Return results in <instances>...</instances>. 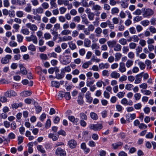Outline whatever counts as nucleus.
<instances>
[{
	"mask_svg": "<svg viewBox=\"0 0 156 156\" xmlns=\"http://www.w3.org/2000/svg\"><path fill=\"white\" fill-rule=\"evenodd\" d=\"M59 60L60 62L63 65L69 64L71 61V57L69 55H60Z\"/></svg>",
	"mask_w": 156,
	"mask_h": 156,
	"instance_id": "nucleus-1",
	"label": "nucleus"
},
{
	"mask_svg": "<svg viewBox=\"0 0 156 156\" xmlns=\"http://www.w3.org/2000/svg\"><path fill=\"white\" fill-rule=\"evenodd\" d=\"M142 15L144 18H149L154 13V11L149 8H143Z\"/></svg>",
	"mask_w": 156,
	"mask_h": 156,
	"instance_id": "nucleus-2",
	"label": "nucleus"
},
{
	"mask_svg": "<svg viewBox=\"0 0 156 156\" xmlns=\"http://www.w3.org/2000/svg\"><path fill=\"white\" fill-rule=\"evenodd\" d=\"M102 125L100 123L91 124L89 126L90 129L93 130L95 131L100 130L102 128Z\"/></svg>",
	"mask_w": 156,
	"mask_h": 156,
	"instance_id": "nucleus-3",
	"label": "nucleus"
},
{
	"mask_svg": "<svg viewBox=\"0 0 156 156\" xmlns=\"http://www.w3.org/2000/svg\"><path fill=\"white\" fill-rule=\"evenodd\" d=\"M26 27L30 29V30L32 31L31 33V34H33L34 32L37 30V27L35 24H31L30 23H27L26 25Z\"/></svg>",
	"mask_w": 156,
	"mask_h": 156,
	"instance_id": "nucleus-4",
	"label": "nucleus"
},
{
	"mask_svg": "<svg viewBox=\"0 0 156 156\" xmlns=\"http://www.w3.org/2000/svg\"><path fill=\"white\" fill-rule=\"evenodd\" d=\"M55 154L57 155L66 156V153L60 148H58L56 150Z\"/></svg>",
	"mask_w": 156,
	"mask_h": 156,
	"instance_id": "nucleus-5",
	"label": "nucleus"
},
{
	"mask_svg": "<svg viewBox=\"0 0 156 156\" xmlns=\"http://www.w3.org/2000/svg\"><path fill=\"white\" fill-rule=\"evenodd\" d=\"M121 103L122 105H124L131 106L133 105V102L132 100H129L128 101V100L125 98H124L122 99L121 101Z\"/></svg>",
	"mask_w": 156,
	"mask_h": 156,
	"instance_id": "nucleus-6",
	"label": "nucleus"
},
{
	"mask_svg": "<svg viewBox=\"0 0 156 156\" xmlns=\"http://www.w3.org/2000/svg\"><path fill=\"white\" fill-rule=\"evenodd\" d=\"M68 144L70 148H76L77 146L76 142L73 139H71L68 142Z\"/></svg>",
	"mask_w": 156,
	"mask_h": 156,
	"instance_id": "nucleus-7",
	"label": "nucleus"
},
{
	"mask_svg": "<svg viewBox=\"0 0 156 156\" xmlns=\"http://www.w3.org/2000/svg\"><path fill=\"white\" fill-rule=\"evenodd\" d=\"M12 58V56L9 55H6L5 57L2 58L1 62L3 64H6L9 62V60Z\"/></svg>",
	"mask_w": 156,
	"mask_h": 156,
	"instance_id": "nucleus-8",
	"label": "nucleus"
},
{
	"mask_svg": "<svg viewBox=\"0 0 156 156\" xmlns=\"http://www.w3.org/2000/svg\"><path fill=\"white\" fill-rule=\"evenodd\" d=\"M91 93L89 91H87L85 94V97L87 100V102L89 103H91L93 100V98L91 96Z\"/></svg>",
	"mask_w": 156,
	"mask_h": 156,
	"instance_id": "nucleus-9",
	"label": "nucleus"
},
{
	"mask_svg": "<svg viewBox=\"0 0 156 156\" xmlns=\"http://www.w3.org/2000/svg\"><path fill=\"white\" fill-rule=\"evenodd\" d=\"M143 73V72L136 76V79L134 82L135 84H138L141 82Z\"/></svg>",
	"mask_w": 156,
	"mask_h": 156,
	"instance_id": "nucleus-10",
	"label": "nucleus"
},
{
	"mask_svg": "<svg viewBox=\"0 0 156 156\" xmlns=\"http://www.w3.org/2000/svg\"><path fill=\"white\" fill-rule=\"evenodd\" d=\"M69 119L76 125H77L79 119L77 118H75L73 116L70 115L68 116Z\"/></svg>",
	"mask_w": 156,
	"mask_h": 156,
	"instance_id": "nucleus-11",
	"label": "nucleus"
},
{
	"mask_svg": "<svg viewBox=\"0 0 156 156\" xmlns=\"http://www.w3.org/2000/svg\"><path fill=\"white\" fill-rule=\"evenodd\" d=\"M116 43L117 41L115 40L109 41L107 42L108 47L111 48H114Z\"/></svg>",
	"mask_w": 156,
	"mask_h": 156,
	"instance_id": "nucleus-12",
	"label": "nucleus"
},
{
	"mask_svg": "<svg viewBox=\"0 0 156 156\" xmlns=\"http://www.w3.org/2000/svg\"><path fill=\"white\" fill-rule=\"evenodd\" d=\"M65 75L63 70L61 69L60 73L59 72L56 74L55 78L58 79H61Z\"/></svg>",
	"mask_w": 156,
	"mask_h": 156,
	"instance_id": "nucleus-13",
	"label": "nucleus"
},
{
	"mask_svg": "<svg viewBox=\"0 0 156 156\" xmlns=\"http://www.w3.org/2000/svg\"><path fill=\"white\" fill-rule=\"evenodd\" d=\"M109 65L108 63H101L99 64V68L100 69H108L109 67Z\"/></svg>",
	"mask_w": 156,
	"mask_h": 156,
	"instance_id": "nucleus-14",
	"label": "nucleus"
},
{
	"mask_svg": "<svg viewBox=\"0 0 156 156\" xmlns=\"http://www.w3.org/2000/svg\"><path fill=\"white\" fill-rule=\"evenodd\" d=\"M122 144L123 143L122 142H119L112 144V146L114 149L115 150L117 149L120 146H122Z\"/></svg>",
	"mask_w": 156,
	"mask_h": 156,
	"instance_id": "nucleus-15",
	"label": "nucleus"
},
{
	"mask_svg": "<svg viewBox=\"0 0 156 156\" xmlns=\"http://www.w3.org/2000/svg\"><path fill=\"white\" fill-rule=\"evenodd\" d=\"M119 70L121 73H123L126 71V69L124 63L123 62L120 63Z\"/></svg>",
	"mask_w": 156,
	"mask_h": 156,
	"instance_id": "nucleus-16",
	"label": "nucleus"
},
{
	"mask_svg": "<svg viewBox=\"0 0 156 156\" xmlns=\"http://www.w3.org/2000/svg\"><path fill=\"white\" fill-rule=\"evenodd\" d=\"M120 76L119 73H117L116 71L112 72L110 74V76L113 78L117 79Z\"/></svg>",
	"mask_w": 156,
	"mask_h": 156,
	"instance_id": "nucleus-17",
	"label": "nucleus"
},
{
	"mask_svg": "<svg viewBox=\"0 0 156 156\" xmlns=\"http://www.w3.org/2000/svg\"><path fill=\"white\" fill-rule=\"evenodd\" d=\"M77 101L78 104L80 105H83V104L84 101L83 97L81 94H80L78 96Z\"/></svg>",
	"mask_w": 156,
	"mask_h": 156,
	"instance_id": "nucleus-18",
	"label": "nucleus"
},
{
	"mask_svg": "<svg viewBox=\"0 0 156 156\" xmlns=\"http://www.w3.org/2000/svg\"><path fill=\"white\" fill-rule=\"evenodd\" d=\"M34 101V105H36V104H37L36 102L34 101V100L30 98H27L25 99L24 101L25 103L27 104H30L32 102Z\"/></svg>",
	"mask_w": 156,
	"mask_h": 156,
	"instance_id": "nucleus-19",
	"label": "nucleus"
},
{
	"mask_svg": "<svg viewBox=\"0 0 156 156\" xmlns=\"http://www.w3.org/2000/svg\"><path fill=\"white\" fill-rule=\"evenodd\" d=\"M56 1V0H51L50 2L51 9L56 8L57 7V5L55 2Z\"/></svg>",
	"mask_w": 156,
	"mask_h": 156,
	"instance_id": "nucleus-20",
	"label": "nucleus"
},
{
	"mask_svg": "<svg viewBox=\"0 0 156 156\" xmlns=\"http://www.w3.org/2000/svg\"><path fill=\"white\" fill-rule=\"evenodd\" d=\"M23 106V104L22 103L20 102L18 104L14 103L12 105V108L14 109H16L19 107H21Z\"/></svg>",
	"mask_w": 156,
	"mask_h": 156,
	"instance_id": "nucleus-21",
	"label": "nucleus"
},
{
	"mask_svg": "<svg viewBox=\"0 0 156 156\" xmlns=\"http://www.w3.org/2000/svg\"><path fill=\"white\" fill-rule=\"evenodd\" d=\"M20 73L23 75H25L27 74V72L26 68L22 65L20 66Z\"/></svg>",
	"mask_w": 156,
	"mask_h": 156,
	"instance_id": "nucleus-22",
	"label": "nucleus"
},
{
	"mask_svg": "<svg viewBox=\"0 0 156 156\" xmlns=\"http://www.w3.org/2000/svg\"><path fill=\"white\" fill-rule=\"evenodd\" d=\"M48 137L52 139L53 141H56L57 140L58 138V136H55L54 134L50 133L48 135Z\"/></svg>",
	"mask_w": 156,
	"mask_h": 156,
	"instance_id": "nucleus-23",
	"label": "nucleus"
},
{
	"mask_svg": "<svg viewBox=\"0 0 156 156\" xmlns=\"http://www.w3.org/2000/svg\"><path fill=\"white\" fill-rule=\"evenodd\" d=\"M20 32L23 34L26 35H29L30 33L29 30L26 28L21 29Z\"/></svg>",
	"mask_w": 156,
	"mask_h": 156,
	"instance_id": "nucleus-24",
	"label": "nucleus"
},
{
	"mask_svg": "<svg viewBox=\"0 0 156 156\" xmlns=\"http://www.w3.org/2000/svg\"><path fill=\"white\" fill-rule=\"evenodd\" d=\"M102 32V29L100 27H98L96 28L95 30V32L96 34V36L97 37H99L100 36Z\"/></svg>",
	"mask_w": 156,
	"mask_h": 156,
	"instance_id": "nucleus-25",
	"label": "nucleus"
},
{
	"mask_svg": "<svg viewBox=\"0 0 156 156\" xmlns=\"http://www.w3.org/2000/svg\"><path fill=\"white\" fill-rule=\"evenodd\" d=\"M122 48L121 46L119 44H116L114 48V50L115 51H118L121 50Z\"/></svg>",
	"mask_w": 156,
	"mask_h": 156,
	"instance_id": "nucleus-26",
	"label": "nucleus"
},
{
	"mask_svg": "<svg viewBox=\"0 0 156 156\" xmlns=\"http://www.w3.org/2000/svg\"><path fill=\"white\" fill-rule=\"evenodd\" d=\"M91 118L94 120H96L98 119V117L97 115L94 112H91L90 113Z\"/></svg>",
	"mask_w": 156,
	"mask_h": 156,
	"instance_id": "nucleus-27",
	"label": "nucleus"
},
{
	"mask_svg": "<svg viewBox=\"0 0 156 156\" xmlns=\"http://www.w3.org/2000/svg\"><path fill=\"white\" fill-rule=\"evenodd\" d=\"M51 84L52 87H55L57 88L59 87L60 86V83L59 82L56 81H52Z\"/></svg>",
	"mask_w": 156,
	"mask_h": 156,
	"instance_id": "nucleus-28",
	"label": "nucleus"
},
{
	"mask_svg": "<svg viewBox=\"0 0 156 156\" xmlns=\"http://www.w3.org/2000/svg\"><path fill=\"white\" fill-rule=\"evenodd\" d=\"M37 149L38 151H40L42 153L44 154L45 152V150L42 145H37Z\"/></svg>",
	"mask_w": 156,
	"mask_h": 156,
	"instance_id": "nucleus-29",
	"label": "nucleus"
},
{
	"mask_svg": "<svg viewBox=\"0 0 156 156\" xmlns=\"http://www.w3.org/2000/svg\"><path fill=\"white\" fill-rule=\"evenodd\" d=\"M91 41L88 39H85L84 41V45L87 47H89L90 46Z\"/></svg>",
	"mask_w": 156,
	"mask_h": 156,
	"instance_id": "nucleus-30",
	"label": "nucleus"
},
{
	"mask_svg": "<svg viewBox=\"0 0 156 156\" xmlns=\"http://www.w3.org/2000/svg\"><path fill=\"white\" fill-rule=\"evenodd\" d=\"M115 61L117 62L120 59L122 56V55L121 53H115Z\"/></svg>",
	"mask_w": 156,
	"mask_h": 156,
	"instance_id": "nucleus-31",
	"label": "nucleus"
},
{
	"mask_svg": "<svg viewBox=\"0 0 156 156\" xmlns=\"http://www.w3.org/2000/svg\"><path fill=\"white\" fill-rule=\"evenodd\" d=\"M71 31L68 29H66L62 31L61 34L63 35H66L70 34Z\"/></svg>",
	"mask_w": 156,
	"mask_h": 156,
	"instance_id": "nucleus-32",
	"label": "nucleus"
},
{
	"mask_svg": "<svg viewBox=\"0 0 156 156\" xmlns=\"http://www.w3.org/2000/svg\"><path fill=\"white\" fill-rule=\"evenodd\" d=\"M140 24L144 27H146L149 25L150 22L147 20H144L140 22Z\"/></svg>",
	"mask_w": 156,
	"mask_h": 156,
	"instance_id": "nucleus-33",
	"label": "nucleus"
},
{
	"mask_svg": "<svg viewBox=\"0 0 156 156\" xmlns=\"http://www.w3.org/2000/svg\"><path fill=\"white\" fill-rule=\"evenodd\" d=\"M92 62L90 61H88L84 62L82 66V67L83 69H87L89 65L92 64Z\"/></svg>",
	"mask_w": 156,
	"mask_h": 156,
	"instance_id": "nucleus-34",
	"label": "nucleus"
},
{
	"mask_svg": "<svg viewBox=\"0 0 156 156\" xmlns=\"http://www.w3.org/2000/svg\"><path fill=\"white\" fill-rule=\"evenodd\" d=\"M31 37L32 41L33 42L34 44H37V43L38 41L37 37L33 34H32Z\"/></svg>",
	"mask_w": 156,
	"mask_h": 156,
	"instance_id": "nucleus-35",
	"label": "nucleus"
},
{
	"mask_svg": "<svg viewBox=\"0 0 156 156\" xmlns=\"http://www.w3.org/2000/svg\"><path fill=\"white\" fill-rule=\"evenodd\" d=\"M25 11L28 12H30L31 11V6L30 4H28L24 9Z\"/></svg>",
	"mask_w": 156,
	"mask_h": 156,
	"instance_id": "nucleus-36",
	"label": "nucleus"
},
{
	"mask_svg": "<svg viewBox=\"0 0 156 156\" xmlns=\"http://www.w3.org/2000/svg\"><path fill=\"white\" fill-rule=\"evenodd\" d=\"M119 42L122 45H125L127 44V39L124 38H121L119 40Z\"/></svg>",
	"mask_w": 156,
	"mask_h": 156,
	"instance_id": "nucleus-37",
	"label": "nucleus"
},
{
	"mask_svg": "<svg viewBox=\"0 0 156 156\" xmlns=\"http://www.w3.org/2000/svg\"><path fill=\"white\" fill-rule=\"evenodd\" d=\"M17 41L19 43H21L23 42V37L21 35L18 34L17 35Z\"/></svg>",
	"mask_w": 156,
	"mask_h": 156,
	"instance_id": "nucleus-38",
	"label": "nucleus"
},
{
	"mask_svg": "<svg viewBox=\"0 0 156 156\" xmlns=\"http://www.w3.org/2000/svg\"><path fill=\"white\" fill-rule=\"evenodd\" d=\"M119 12V10L117 7H114L111 9V13L112 14L118 13Z\"/></svg>",
	"mask_w": 156,
	"mask_h": 156,
	"instance_id": "nucleus-39",
	"label": "nucleus"
},
{
	"mask_svg": "<svg viewBox=\"0 0 156 156\" xmlns=\"http://www.w3.org/2000/svg\"><path fill=\"white\" fill-rule=\"evenodd\" d=\"M28 50L32 51H35L36 49L35 46L33 44H31L28 47Z\"/></svg>",
	"mask_w": 156,
	"mask_h": 156,
	"instance_id": "nucleus-40",
	"label": "nucleus"
},
{
	"mask_svg": "<svg viewBox=\"0 0 156 156\" xmlns=\"http://www.w3.org/2000/svg\"><path fill=\"white\" fill-rule=\"evenodd\" d=\"M136 50V55L137 56H138L139 55V53L142 51V48L141 46H138Z\"/></svg>",
	"mask_w": 156,
	"mask_h": 156,
	"instance_id": "nucleus-41",
	"label": "nucleus"
},
{
	"mask_svg": "<svg viewBox=\"0 0 156 156\" xmlns=\"http://www.w3.org/2000/svg\"><path fill=\"white\" fill-rule=\"evenodd\" d=\"M133 63V61L130 60L127 61L126 63V66L127 68H129L132 66Z\"/></svg>",
	"mask_w": 156,
	"mask_h": 156,
	"instance_id": "nucleus-42",
	"label": "nucleus"
},
{
	"mask_svg": "<svg viewBox=\"0 0 156 156\" xmlns=\"http://www.w3.org/2000/svg\"><path fill=\"white\" fill-rule=\"evenodd\" d=\"M80 118L82 119L81 120H87V115L83 112H82L80 113Z\"/></svg>",
	"mask_w": 156,
	"mask_h": 156,
	"instance_id": "nucleus-43",
	"label": "nucleus"
},
{
	"mask_svg": "<svg viewBox=\"0 0 156 156\" xmlns=\"http://www.w3.org/2000/svg\"><path fill=\"white\" fill-rule=\"evenodd\" d=\"M115 108L118 112H122L123 108L120 105H116L115 106Z\"/></svg>",
	"mask_w": 156,
	"mask_h": 156,
	"instance_id": "nucleus-44",
	"label": "nucleus"
},
{
	"mask_svg": "<svg viewBox=\"0 0 156 156\" xmlns=\"http://www.w3.org/2000/svg\"><path fill=\"white\" fill-rule=\"evenodd\" d=\"M24 15L23 12L21 11H18L16 12V16L19 17H22Z\"/></svg>",
	"mask_w": 156,
	"mask_h": 156,
	"instance_id": "nucleus-45",
	"label": "nucleus"
},
{
	"mask_svg": "<svg viewBox=\"0 0 156 156\" xmlns=\"http://www.w3.org/2000/svg\"><path fill=\"white\" fill-rule=\"evenodd\" d=\"M17 3L19 5H23L26 4L25 0H17Z\"/></svg>",
	"mask_w": 156,
	"mask_h": 156,
	"instance_id": "nucleus-46",
	"label": "nucleus"
},
{
	"mask_svg": "<svg viewBox=\"0 0 156 156\" xmlns=\"http://www.w3.org/2000/svg\"><path fill=\"white\" fill-rule=\"evenodd\" d=\"M62 70H63L64 74H65V72H69L71 71V68L69 66H67L65 67L64 68H62L61 69Z\"/></svg>",
	"mask_w": 156,
	"mask_h": 156,
	"instance_id": "nucleus-47",
	"label": "nucleus"
},
{
	"mask_svg": "<svg viewBox=\"0 0 156 156\" xmlns=\"http://www.w3.org/2000/svg\"><path fill=\"white\" fill-rule=\"evenodd\" d=\"M133 85L131 84H128L126 85L125 89L128 90H131L133 88Z\"/></svg>",
	"mask_w": 156,
	"mask_h": 156,
	"instance_id": "nucleus-48",
	"label": "nucleus"
},
{
	"mask_svg": "<svg viewBox=\"0 0 156 156\" xmlns=\"http://www.w3.org/2000/svg\"><path fill=\"white\" fill-rule=\"evenodd\" d=\"M151 61L148 60H147L145 61V64L147 65V68L150 69L151 68Z\"/></svg>",
	"mask_w": 156,
	"mask_h": 156,
	"instance_id": "nucleus-49",
	"label": "nucleus"
},
{
	"mask_svg": "<svg viewBox=\"0 0 156 156\" xmlns=\"http://www.w3.org/2000/svg\"><path fill=\"white\" fill-rule=\"evenodd\" d=\"M22 93L24 96L25 97L30 96L32 94V92L30 91H26L23 92Z\"/></svg>",
	"mask_w": 156,
	"mask_h": 156,
	"instance_id": "nucleus-50",
	"label": "nucleus"
},
{
	"mask_svg": "<svg viewBox=\"0 0 156 156\" xmlns=\"http://www.w3.org/2000/svg\"><path fill=\"white\" fill-rule=\"evenodd\" d=\"M108 20H107L106 22H102L100 24V27L102 28H105L108 25Z\"/></svg>",
	"mask_w": 156,
	"mask_h": 156,
	"instance_id": "nucleus-51",
	"label": "nucleus"
},
{
	"mask_svg": "<svg viewBox=\"0 0 156 156\" xmlns=\"http://www.w3.org/2000/svg\"><path fill=\"white\" fill-rule=\"evenodd\" d=\"M101 8V7L100 5H94V6L92 7V9L93 10L98 11L100 10Z\"/></svg>",
	"mask_w": 156,
	"mask_h": 156,
	"instance_id": "nucleus-52",
	"label": "nucleus"
},
{
	"mask_svg": "<svg viewBox=\"0 0 156 156\" xmlns=\"http://www.w3.org/2000/svg\"><path fill=\"white\" fill-rule=\"evenodd\" d=\"M142 17L140 16H137L134 18L133 21L135 22H138L142 20Z\"/></svg>",
	"mask_w": 156,
	"mask_h": 156,
	"instance_id": "nucleus-53",
	"label": "nucleus"
},
{
	"mask_svg": "<svg viewBox=\"0 0 156 156\" xmlns=\"http://www.w3.org/2000/svg\"><path fill=\"white\" fill-rule=\"evenodd\" d=\"M138 65L141 69H144L145 67V65L144 62H140L138 63Z\"/></svg>",
	"mask_w": 156,
	"mask_h": 156,
	"instance_id": "nucleus-54",
	"label": "nucleus"
},
{
	"mask_svg": "<svg viewBox=\"0 0 156 156\" xmlns=\"http://www.w3.org/2000/svg\"><path fill=\"white\" fill-rule=\"evenodd\" d=\"M9 16L10 17H14L15 16V11L12 10H11L9 11Z\"/></svg>",
	"mask_w": 156,
	"mask_h": 156,
	"instance_id": "nucleus-55",
	"label": "nucleus"
},
{
	"mask_svg": "<svg viewBox=\"0 0 156 156\" xmlns=\"http://www.w3.org/2000/svg\"><path fill=\"white\" fill-rule=\"evenodd\" d=\"M142 13V9L140 10V9H138L136 10V11L133 12V14L136 15H139Z\"/></svg>",
	"mask_w": 156,
	"mask_h": 156,
	"instance_id": "nucleus-56",
	"label": "nucleus"
},
{
	"mask_svg": "<svg viewBox=\"0 0 156 156\" xmlns=\"http://www.w3.org/2000/svg\"><path fill=\"white\" fill-rule=\"evenodd\" d=\"M120 3L121 5L123 8H126L128 7V4L127 3H126L124 1H121Z\"/></svg>",
	"mask_w": 156,
	"mask_h": 156,
	"instance_id": "nucleus-57",
	"label": "nucleus"
},
{
	"mask_svg": "<svg viewBox=\"0 0 156 156\" xmlns=\"http://www.w3.org/2000/svg\"><path fill=\"white\" fill-rule=\"evenodd\" d=\"M94 14L93 12L90 13L88 15V17L90 20H94Z\"/></svg>",
	"mask_w": 156,
	"mask_h": 156,
	"instance_id": "nucleus-58",
	"label": "nucleus"
},
{
	"mask_svg": "<svg viewBox=\"0 0 156 156\" xmlns=\"http://www.w3.org/2000/svg\"><path fill=\"white\" fill-rule=\"evenodd\" d=\"M91 48L92 50H97L99 48V46H98L96 43H94L92 44Z\"/></svg>",
	"mask_w": 156,
	"mask_h": 156,
	"instance_id": "nucleus-59",
	"label": "nucleus"
},
{
	"mask_svg": "<svg viewBox=\"0 0 156 156\" xmlns=\"http://www.w3.org/2000/svg\"><path fill=\"white\" fill-rule=\"evenodd\" d=\"M64 97H65L66 100H70L71 98V96L70 92H65Z\"/></svg>",
	"mask_w": 156,
	"mask_h": 156,
	"instance_id": "nucleus-60",
	"label": "nucleus"
},
{
	"mask_svg": "<svg viewBox=\"0 0 156 156\" xmlns=\"http://www.w3.org/2000/svg\"><path fill=\"white\" fill-rule=\"evenodd\" d=\"M36 12L38 13L42 14L44 12L43 9L41 7H39L36 9Z\"/></svg>",
	"mask_w": 156,
	"mask_h": 156,
	"instance_id": "nucleus-61",
	"label": "nucleus"
},
{
	"mask_svg": "<svg viewBox=\"0 0 156 156\" xmlns=\"http://www.w3.org/2000/svg\"><path fill=\"white\" fill-rule=\"evenodd\" d=\"M125 94L124 92H119L117 94V96L119 98H123Z\"/></svg>",
	"mask_w": 156,
	"mask_h": 156,
	"instance_id": "nucleus-62",
	"label": "nucleus"
},
{
	"mask_svg": "<svg viewBox=\"0 0 156 156\" xmlns=\"http://www.w3.org/2000/svg\"><path fill=\"white\" fill-rule=\"evenodd\" d=\"M129 31L130 33L132 34H136V30L134 27H130L129 29Z\"/></svg>",
	"mask_w": 156,
	"mask_h": 156,
	"instance_id": "nucleus-63",
	"label": "nucleus"
},
{
	"mask_svg": "<svg viewBox=\"0 0 156 156\" xmlns=\"http://www.w3.org/2000/svg\"><path fill=\"white\" fill-rule=\"evenodd\" d=\"M142 105L140 103H138L134 105V107L136 109H141Z\"/></svg>",
	"mask_w": 156,
	"mask_h": 156,
	"instance_id": "nucleus-64",
	"label": "nucleus"
}]
</instances>
